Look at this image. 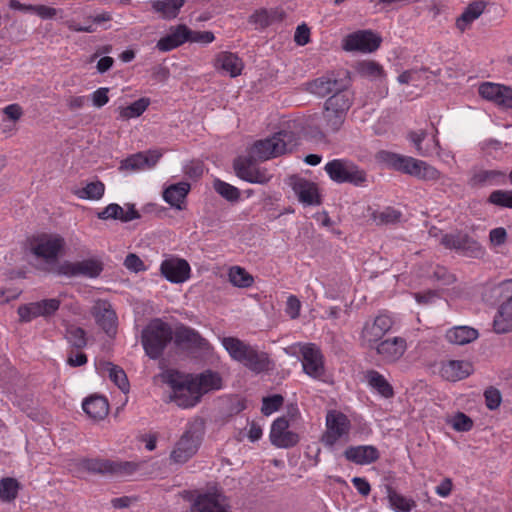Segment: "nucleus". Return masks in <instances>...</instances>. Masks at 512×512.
<instances>
[{"label":"nucleus","mask_w":512,"mask_h":512,"mask_svg":"<svg viewBox=\"0 0 512 512\" xmlns=\"http://www.w3.org/2000/svg\"><path fill=\"white\" fill-rule=\"evenodd\" d=\"M486 406L489 410L497 409L502 401L501 393L497 388L489 387L484 392Z\"/></svg>","instance_id":"338daca9"},{"label":"nucleus","mask_w":512,"mask_h":512,"mask_svg":"<svg viewBox=\"0 0 512 512\" xmlns=\"http://www.w3.org/2000/svg\"><path fill=\"white\" fill-rule=\"evenodd\" d=\"M150 100L148 98H140L126 107L119 108V116L123 120L139 117L148 108Z\"/></svg>","instance_id":"a18cd8bd"},{"label":"nucleus","mask_w":512,"mask_h":512,"mask_svg":"<svg viewBox=\"0 0 512 512\" xmlns=\"http://www.w3.org/2000/svg\"><path fill=\"white\" fill-rule=\"evenodd\" d=\"M394 325V319L386 312H381L373 318L367 319L359 334V344L362 348L374 349V346L383 340Z\"/></svg>","instance_id":"423d86ee"},{"label":"nucleus","mask_w":512,"mask_h":512,"mask_svg":"<svg viewBox=\"0 0 512 512\" xmlns=\"http://www.w3.org/2000/svg\"><path fill=\"white\" fill-rule=\"evenodd\" d=\"M382 42V38L371 30H359L347 35L342 47L345 51H360L371 53L376 51Z\"/></svg>","instance_id":"ddd939ff"},{"label":"nucleus","mask_w":512,"mask_h":512,"mask_svg":"<svg viewBox=\"0 0 512 512\" xmlns=\"http://www.w3.org/2000/svg\"><path fill=\"white\" fill-rule=\"evenodd\" d=\"M105 192V185L103 182L97 180L86 184L85 187L75 192L81 199L99 200L103 197Z\"/></svg>","instance_id":"09e8293b"},{"label":"nucleus","mask_w":512,"mask_h":512,"mask_svg":"<svg viewBox=\"0 0 512 512\" xmlns=\"http://www.w3.org/2000/svg\"><path fill=\"white\" fill-rule=\"evenodd\" d=\"M213 187L219 195L230 202H236L240 198V191L237 187L220 179L214 181Z\"/></svg>","instance_id":"3c124183"},{"label":"nucleus","mask_w":512,"mask_h":512,"mask_svg":"<svg viewBox=\"0 0 512 512\" xmlns=\"http://www.w3.org/2000/svg\"><path fill=\"white\" fill-rule=\"evenodd\" d=\"M145 162L144 153L139 152L122 160L119 169L130 171L142 170L145 169Z\"/></svg>","instance_id":"13d9d810"},{"label":"nucleus","mask_w":512,"mask_h":512,"mask_svg":"<svg viewBox=\"0 0 512 512\" xmlns=\"http://www.w3.org/2000/svg\"><path fill=\"white\" fill-rule=\"evenodd\" d=\"M186 499L191 503V512H231L226 496L217 487L202 493H190Z\"/></svg>","instance_id":"6e6552de"},{"label":"nucleus","mask_w":512,"mask_h":512,"mask_svg":"<svg viewBox=\"0 0 512 512\" xmlns=\"http://www.w3.org/2000/svg\"><path fill=\"white\" fill-rule=\"evenodd\" d=\"M324 170L336 183L362 186L367 181L366 172L347 159H333L326 163Z\"/></svg>","instance_id":"0eeeda50"},{"label":"nucleus","mask_w":512,"mask_h":512,"mask_svg":"<svg viewBox=\"0 0 512 512\" xmlns=\"http://www.w3.org/2000/svg\"><path fill=\"white\" fill-rule=\"evenodd\" d=\"M205 431V423L197 418L189 422L180 439L170 453V460L176 464H184L198 451Z\"/></svg>","instance_id":"7ed1b4c3"},{"label":"nucleus","mask_w":512,"mask_h":512,"mask_svg":"<svg viewBox=\"0 0 512 512\" xmlns=\"http://www.w3.org/2000/svg\"><path fill=\"white\" fill-rule=\"evenodd\" d=\"M346 117L330 108L323 110V128L326 133H337L345 122Z\"/></svg>","instance_id":"c03bdc74"},{"label":"nucleus","mask_w":512,"mask_h":512,"mask_svg":"<svg viewBox=\"0 0 512 512\" xmlns=\"http://www.w3.org/2000/svg\"><path fill=\"white\" fill-rule=\"evenodd\" d=\"M494 331L504 334L512 331V301L502 302L493 320Z\"/></svg>","instance_id":"e433bc0d"},{"label":"nucleus","mask_w":512,"mask_h":512,"mask_svg":"<svg viewBox=\"0 0 512 512\" xmlns=\"http://www.w3.org/2000/svg\"><path fill=\"white\" fill-rule=\"evenodd\" d=\"M365 379L368 385L376 390L382 397L391 398L394 396L392 385L387 379L376 370H368L365 373Z\"/></svg>","instance_id":"4c0bfd02"},{"label":"nucleus","mask_w":512,"mask_h":512,"mask_svg":"<svg viewBox=\"0 0 512 512\" xmlns=\"http://www.w3.org/2000/svg\"><path fill=\"white\" fill-rule=\"evenodd\" d=\"M290 186L297 195L299 201L306 206L320 205L321 199L318 188L314 182L298 176L290 178Z\"/></svg>","instance_id":"4be33fe9"},{"label":"nucleus","mask_w":512,"mask_h":512,"mask_svg":"<svg viewBox=\"0 0 512 512\" xmlns=\"http://www.w3.org/2000/svg\"><path fill=\"white\" fill-rule=\"evenodd\" d=\"M441 375L448 381H459L473 372V365L465 360H449L442 364Z\"/></svg>","instance_id":"a878e982"},{"label":"nucleus","mask_w":512,"mask_h":512,"mask_svg":"<svg viewBox=\"0 0 512 512\" xmlns=\"http://www.w3.org/2000/svg\"><path fill=\"white\" fill-rule=\"evenodd\" d=\"M169 398L181 408H191L197 405L202 397L194 387L193 382H190V385L183 387L175 394H171Z\"/></svg>","instance_id":"c9c22d12"},{"label":"nucleus","mask_w":512,"mask_h":512,"mask_svg":"<svg viewBox=\"0 0 512 512\" xmlns=\"http://www.w3.org/2000/svg\"><path fill=\"white\" fill-rule=\"evenodd\" d=\"M192 382L201 397L203 394L212 390H218L222 386L221 376L218 372L212 370H206L200 374L193 375Z\"/></svg>","instance_id":"c756f323"},{"label":"nucleus","mask_w":512,"mask_h":512,"mask_svg":"<svg viewBox=\"0 0 512 512\" xmlns=\"http://www.w3.org/2000/svg\"><path fill=\"white\" fill-rule=\"evenodd\" d=\"M478 338V331L468 326H457L449 329L446 339L456 345H465Z\"/></svg>","instance_id":"ea45409f"},{"label":"nucleus","mask_w":512,"mask_h":512,"mask_svg":"<svg viewBox=\"0 0 512 512\" xmlns=\"http://www.w3.org/2000/svg\"><path fill=\"white\" fill-rule=\"evenodd\" d=\"M377 355L385 364L398 362L407 350L406 339L400 336L384 339L374 346Z\"/></svg>","instance_id":"2eb2a0df"},{"label":"nucleus","mask_w":512,"mask_h":512,"mask_svg":"<svg viewBox=\"0 0 512 512\" xmlns=\"http://www.w3.org/2000/svg\"><path fill=\"white\" fill-rule=\"evenodd\" d=\"M377 158L386 163L389 167L413 177L418 175L417 170L419 164H421V160L419 159L388 151H380L377 154Z\"/></svg>","instance_id":"6ab92c4d"},{"label":"nucleus","mask_w":512,"mask_h":512,"mask_svg":"<svg viewBox=\"0 0 512 512\" xmlns=\"http://www.w3.org/2000/svg\"><path fill=\"white\" fill-rule=\"evenodd\" d=\"M172 339V327L160 318L152 319L141 333V343L144 351L153 360L162 356Z\"/></svg>","instance_id":"f03ea898"},{"label":"nucleus","mask_w":512,"mask_h":512,"mask_svg":"<svg viewBox=\"0 0 512 512\" xmlns=\"http://www.w3.org/2000/svg\"><path fill=\"white\" fill-rule=\"evenodd\" d=\"M409 140L414 144L418 154L423 157H430L438 154L440 144L436 135L427 139V132L424 130L411 131L408 134Z\"/></svg>","instance_id":"b1692460"},{"label":"nucleus","mask_w":512,"mask_h":512,"mask_svg":"<svg viewBox=\"0 0 512 512\" xmlns=\"http://www.w3.org/2000/svg\"><path fill=\"white\" fill-rule=\"evenodd\" d=\"M385 489L389 505L395 512H411L416 507L412 498L398 493L392 486L387 485Z\"/></svg>","instance_id":"58836bf2"},{"label":"nucleus","mask_w":512,"mask_h":512,"mask_svg":"<svg viewBox=\"0 0 512 512\" xmlns=\"http://www.w3.org/2000/svg\"><path fill=\"white\" fill-rule=\"evenodd\" d=\"M192 374L182 375L176 371H169L166 375V383L172 388V394H175L192 382Z\"/></svg>","instance_id":"6e6d98bb"},{"label":"nucleus","mask_w":512,"mask_h":512,"mask_svg":"<svg viewBox=\"0 0 512 512\" xmlns=\"http://www.w3.org/2000/svg\"><path fill=\"white\" fill-rule=\"evenodd\" d=\"M110 380L124 393L129 391V381L125 371L112 363H108Z\"/></svg>","instance_id":"603ef678"},{"label":"nucleus","mask_w":512,"mask_h":512,"mask_svg":"<svg viewBox=\"0 0 512 512\" xmlns=\"http://www.w3.org/2000/svg\"><path fill=\"white\" fill-rule=\"evenodd\" d=\"M506 183V173L500 170H478L469 180L471 187H486L504 185Z\"/></svg>","instance_id":"bb28decb"},{"label":"nucleus","mask_w":512,"mask_h":512,"mask_svg":"<svg viewBox=\"0 0 512 512\" xmlns=\"http://www.w3.org/2000/svg\"><path fill=\"white\" fill-rule=\"evenodd\" d=\"M39 310L38 302H31L20 305L17 309V313L21 322L28 323L33 319L40 317Z\"/></svg>","instance_id":"bf43d9fd"},{"label":"nucleus","mask_w":512,"mask_h":512,"mask_svg":"<svg viewBox=\"0 0 512 512\" xmlns=\"http://www.w3.org/2000/svg\"><path fill=\"white\" fill-rule=\"evenodd\" d=\"M351 430L349 418L342 412L330 410L326 414V430L321 442L327 448H332L339 440H348Z\"/></svg>","instance_id":"1a4fd4ad"},{"label":"nucleus","mask_w":512,"mask_h":512,"mask_svg":"<svg viewBox=\"0 0 512 512\" xmlns=\"http://www.w3.org/2000/svg\"><path fill=\"white\" fill-rule=\"evenodd\" d=\"M65 336L70 345L77 349L84 348L87 344L86 332L81 327H67Z\"/></svg>","instance_id":"5fc2aeb1"},{"label":"nucleus","mask_w":512,"mask_h":512,"mask_svg":"<svg viewBox=\"0 0 512 512\" xmlns=\"http://www.w3.org/2000/svg\"><path fill=\"white\" fill-rule=\"evenodd\" d=\"M485 8L486 2L484 0H475L468 4L462 14L456 19V28L460 32L466 31L482 15Z\"/></svg>","instance_id":"7c9ffc66"},{"label":"nucleus","mask_w":512,"mask_h":512,"mask_svg":"<svg viewBox=\"0 0 512 512\" xmlns=\"http://www.w3.org/2000/svg\"><path fill=\"white\" fill-rule=\"evenodd\" d=\"M81 470L94 474H108L110 460L101 458H82L78 461Z\"/></svg>","instance_id":"79ce46f5"},{"label":"nucleus","mask_w":512,"mask_h":512,"mask_svg":"<svg viewBox=\"0 0 512 512\" xmlns=\"http://www.w3.org/2000/svg\"><path fill=\"white\" fill-rule=\"evenodd\" d=\"M351 85L350 73L347 70L331 72L309 83L312 93L325 97L328 94L340 93L349 89Z\"/></svg>","instance_id":"9d476101"},{"label":"nucleus","mask_w":512,"mask_h":512,"mask_svg":"<svg viewBox=\"0 0 512 512\" xmlns=\"http://www.w3.org/2000/svg\"><path fill=\"white\" fill-rule=\"evenodd\" d=\"M187 34L186 25H177L168 35L158 40L156 47L162 52L171 51L187 42Z\"/></svg>","instance_id":"2f4dec72"},{"label":"nucleus","mask_w":512,"mask_h":512,"mask_svg":"<svg viewBox=\"0 0 512 512\" xmlns=\"http://www.w3.org/2000/svg\"><path fill=\"white\" fill-rule=\"evenodd\" d=\"M451 425L454 430L458 432H467L472 429V419L462 412H458L451 421Z\"/></svg>","instance_id":"69168bd1"},{"label":"nucleus","mask_w":512,"mask_h":512,"mask_svg":"<svg viewBox=\"0 0 512 512\" xmlns=\"http://www.w3.org/2000/svg\"><path fill=\"white\" fill-rule=\"evenodd\" d=\"M402 213L392 207H386L381 211H375L372 214L373 220L377 224H395L400 221Z\"/></svg>","instance_id":"864d4df0"},{"label":"nucleus","mask_w":512,"mask_h":512,"mask_svg":"<svg viewBox=\"0 0 512 512\" xmlns=\"http://www.w3.org/2000/svg\"><path fill=\"white\" fill-rule=\"evenodd\" d=\"M84 412L94 420H101L107 416L109 404L105 397L91 396L82 404Z\"/></svg>","instance_id":"473e14b6"},{"label":"nucleus","mask_w":512,"mask_h":512,"mask_svg":"<svg viewBox=\"0 0 512 512\" xmlns=\"http://www.w3.org/2000/svg\"><path fill=\"white\" fill-rule=\"evenodd\" d=\"M189 191L190 184L187 182L172 184L164 190L163 199L172 207L181 210L182 203L184 202Z\"/></svg>","instance_id":"72a5a7b5"},{"label":"nucleus","mask_w":512,"mask_h":512,"mask_svg":"<svg viewBox=\"0 0 512 512\" xmlns=\"http://www.w3.org/2000/svg\"><path fill=\"white\" fill-rule=\"evenodd\" d=\"M430 236L439 237V243L448 250H454L458 254L468 258H482L485 255V248L472 236L463 232L443 234L436 228L429 231Z\"/></svg>","instance_id":"39448f33"},{"label":"nucleus","mask_w":512,"mask_h":512,"mask_svg":"<svg viewBox=\"0 0 512 512\" xmlns=\"http://www.w3.org/2000/svg\"><path fill=\"white\" fill-rule=\"evenodd\" d=\"M479 95L503 108H512V88L492 82H484L478 88Z\"/></svg>","instance_id":"aec40b11"},{"label":"nucleus","mask_w":512,"mask_h":512,"mask_svg":"<svg viewBox=\"0 0 512 512\" xmlns=\"http://www.w3.org/2000/svg\"><path fill=\"white\" fill-rule=\"evenodd\" d=\"M284 402V398L280 394L264 397L262 400L261 412L268 416L280 409Z\"/></svg>","instance_id":"680f3d73"},{"label":"nucleus","mask_w":512,"mask_h":512,"mask_svg":"<svg viewBox=\"0 0 512 512\" xmlns=\"http://www.w3.org/2000/svg\"><path fill=\"white\" fill-rule=\"evenodd\" d=\"M354 100V95L349 89L340 93H334L325 101V108H330L343 116H347Z\"/></svg>","instance_id":"f704fd0d"},{"label":"nucleus","mask_w":512,"mask_h":512,"mask_svg":"<svg viewBox=\"0 0 512 512\" xmlns=\"http://www.w3.org/2000/svg\"><path fill=\"white\" fill-rule=\"evenodd\" d=\"M64 246V239L59 235L42 234L34 238L32 252L47 261L55 260Z\"/></svg>","instance_id":"dca6fc26"},{"label":"nucleus","mask_w":512,"mask_h":512,"mask_svg":"<svg viewBox=\"0 0 512 512\" xmlns=\"http://www.w3.org/2000/svg\"><path fill=\"white\" fill-rule=\"evenodd\" d=\"M184 4L185 0H157L152 3V8L164 19L171 20L178 16Z\"/></svg>","instance_id":"a19ab883"},{"label":"nucleus","mask_w":512,"mask_h":512,"mask_svg":"<svg viewBox=\"0 0 512 512\" xmlns=\"http://www.w3.org/2000/svg\"><path fill=\"white\" fill-rule=\"evenodd\" d=\"M295 146V134L292 131L281 130L271 137L256 141L249 152L252 157L265 161L291 152Z\"/></svg>","instance_id":"20e7f679"},{"label":"nucleus","mask_w":512,"mask_h":512,"mask_svg":"<svg viewBox=\"0 0 512 512\" xmlns=\"http://www.w3.org/2000/svg\"><path fill=\"white\" fill-rule=\"evenodd\" d=\"M257 158L252 157L249 152L248 157H238L234 160L233 168L236 175L249 183L266 184L270 181L271 175L265 168H260L255 165Z\"/></svg>","instance_id":"9b49d317"},{"label":"nucleus","mask_w":512,"mask_h":512,"mask_svg":"<svg viewBox=\"0 0 512 512\" xmlns=\"http://www.w3.org/2000/svg\"><path fill=\"white\" fill-rule=\"evenodd\" d=\"M494 292L497 296L503 300V302L512 301V279H507L499 283L494 288Z\"/></svg>","instance_id":"774afa93"},{"label":"nucleus","mask_w":512,"mask_h":512,"mask_svg":"<svg viewBox=\"0 0 512 512\" xmlns=\"http://www.w3.org/2000/svg\"><path fill=\"white\" fill-rule=\"evenodd\" d=\"M417 173L416 178L424 181H437L441 177V173L438 169L422 160Z\"/></svg>","instance_id":"052dcab7"},{"label":"nucleus","mask_w":512,"mask_h":512,"mask_svg":"<svg viewBox=\"0 0 512 512\" xmlns=\"http://www.w3.org/2000/svg\"><path fill=\"white\" fill-rule=\"evenodd\" d=\"M355 69L361 77L371 80H377L384 76L383 67L379 63L371 60L356 63Z\"/></svg>","instance_id":"37998d69"},{"label":"nucleus","mask_w":512,"mask_h":512,"mask_svg":"<svg viewBox=\"0 0 512 512\" xmlns=\"http://www.w3.org/2000/svg\"><path fill=\"white\" fill-rule=\"evenodd\" d=\"M214 67L217 70H222L229 74L231 77H237L242 73L244 63L237 54L229 51H222L216 55Z\"/></svg>","instance_id":"393cba45"},{"label":"nucleus","mask_w":512,"mask_h":512,"mask_svg":"<svg viewBox=\"0 0 512 512\" xmlns=\"http://www.w3.org/2000/svg\"><path fill=\"white\" fill-rule=\"evenodd\" d=\"M229 281L239 288H248L252 286L254 278L244 268L240 266H233L229 269Z\"/></svg>","instance_id":"49530a36"},{"label":"nucleus","mask_w":512,"mask_h":512,"mask_svg":"<svg viewBox=\"0 0 512 512\" xmlns=\"http://www.w3.org/2000/svg\"><path fill=\"white\" fill-rule=\"evenodd\" d=\"M109 473L116 476H130L139 469V464L132 461L110 460Z\"/></svg>","instance_id":"8fccbe9b"},{"label":"nucleus","mask_w":512,"mask_h":512,"mask_svg":"<svg viewBox=\"0 0 512 512\" xmlns=\"http://www.w3.org/2000/svg\"><path fill=\"white\" fill-rule=\"evenodd\" d=\"M222 345L233 360L256 374L273 369V362L266 352L259 351L236 337H224Z\"/></svg>","instance_id":"f257e3e1"},{"label":"nucleus","mask_w":512,"mask_h":512,"mask_svg":"<svg viewBox=\"0 0 512 512\" xmlns=\"http://www.w3.org/2000/svg\"><path fill=\"white\" fill-rule=\"evenodd\" d=\"M303 371L313 379L320 380L325 375L324 356L320 348L314 343L300 346Z\"/></svg>","instance_id":"f8f14e48"},{"label":"nucleus","mask_w":512,"mask_h":512,"mask_svg":"<svg viewBox=\"0 0 512 512\" xmlns=\"http://www.w3.org/2000/svg\"><path fill=\"white\" fill-rule=\"evenodd\" d=\"M19 482L15 478L6 477L0 480V500L11 502L18 496Z\"/></svg>","instance_id":"de8ad7c7"},{"label":"nucleus","mask_w":512,"mask_h":512,"mask_svg":"<svg viewBox=\"0 0 512 512\" xmlns=\"http://www.w3.org/2000/svg\"><path fill=\"white\" fill-rule=\"evenodd\" d=\"M103 271V265L99 260L86 259L78 262H65L60 267V272L69 277L85 276L96 278Z\"/></svg>","instance_id":"412c9836"},{"label":"nucleus","mask_w":512,"mask_h":512,"mask_svg":"<svg viewBox=\"0 0 512 512\" xmlns=\"http://www.w3.org/2000/svg\"><path fill=\"white\" fill-rule=\"evenodd\" d=\"M97 217L101 220H120L122 222H129L140 218L139 212L135 209L134 205H128L127 211L116 203H111L106 206L102 211L97 213Z\"/></svg>","instance_id":"cd10ccee"},{"label":"nucleus","mask_w":512,"mask_h":512,"mask_svg":"<svg viewBox=\"0 0 512 512\" xmlns=\"http://www.w3.org/2000/svg\"><path fill=\"white\" fill-rule=\"evenodd\" d=\"M39 305L40 317H50L54 315L60 308L61 300L58 298L43 299L37 301Z\"/></svg>","instance_id":"e2e57ef3"},{"label":"nucleus","mask_w":512,"mask_h":512,"mask_svg":"<svg viewBox=\"0 0 512 512\" xmlns=\"http://www.w3.org/2000/svg\"><path fill=\"white\" fill-rule=\"evenodd\" d=\"M431 278L438 282L440 285H451L456 281V277L446 267L437 265L432 274Z\"/></svg>","instance_id":"0e129e2a"},{"label":"nucleus","mask_w":512,"mask_h":512,"mask_svg":"<svg viewBox=\"0 0 512 512\" xmlns=\"http://www.w3.org/2000/svg\"><path fill=\"white\" fill-rule=\"evenodd\" d=\"M175 344L189 350L208 352L211 348L209 342L198 331L186 326H180L174 334Z\"/></svg>","instance_id":"a211bd4d"},{"label":"nucleus","mask_w":512,"mask_h":512,"mask_svg":"<svg viewBox=\"0 0 512 512\" xmlns=\"http://www.w3.org/2000/svg\"><path fill=\"white\" fill-rule=\"evenodd\" d=\"M91 314L105 333L110 335L116 332L117 316L108 301L97 300L91 309Z\"/></svg>","instance_id":"5701e85b"},{"label":"nucleus","mask_w":512,"mask_h":512,"mask_svg":"<svg viewBox=\"0 0 512 512\" xmlns=\"http://www.w3.org/2000/svg\"><path fill=\"white\" fill-rule=\"evenodd\" d=\"M160 273L170 283L179 284L190 278L191 267L183 258L168 256L160 264Z\"/></svg>","instance_id":"4468645a"},{"label":"nucleus","mask_w":512,"mask_h":512,"mask_svg":"<svg viewBox=\"0 0 512 512\" xmlns=\"http://www.w3.org/2000/svg\"><path fill=\"white\" fill-rule=\"evenodd\" d=\"M487 202L498 207L512 209V190H494L489 195Z\"/></svg>","instance_id":"4d7b16f0"},{"label":"nucleus","mask_w":512,"mask_h":512,"mask_svg":"<svg viewBox=\"0 0 512 512\" xmlns=\"http://www.w3.org/2000/svg\"><path fill=\"white\" fill-rule=\"evenodd\" d=\"M344 455L347 460L359 465L371 464L379 458L378 450L371 445L351 446L345 450Z\"/></svg>","instance_id":"c85d7f7f"},{"label":"nucleus","mask_w":512,"mask_h":512,"mask_svg":"<svg viewBox=\"0 0 512 512\" xmlns=\"http://www.w3.org/2000/svg\"><path fill=\"white\" fill-rule=\"evenodd\" d=\"M289 421L285 417H279L273 421L269 438L277 448H291L298 444L299 435L289 429Z\"/></svg>","instance_id":"f3484780"}]
</instances>
